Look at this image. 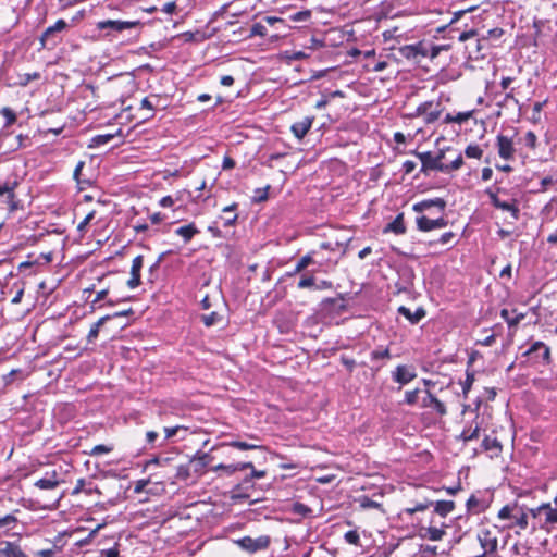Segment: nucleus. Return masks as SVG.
I'll return each instance as SVG.
<instances>
[{
  "mask_svg": "<svg viewBox=\"0 0 557 557\" xmlns=\"http://www.w3.org/2000/svg\"><path fill=\"white\" fill-rule=\"evenodd\" d=\"M313 120L314 117L306 116L301 121L295 122L290 127L294 136L298 139H302L311 128Z\"/></svg>",
  "mask_w": 557,
  "mask_h": 557,
  "instance_id": "aec40b11",
  "label": "nucleus"
},
{
  "mask_svg": "<svg viewBox=\"0 0 557 557\" xmlns=\"http://www.w3.org/2000/svg\"><path fill=\"white\" fill-rule=\"evenodd\" d=\"M549 510H550V504L549 503H544V504L540 505L536 508L529 509V512L531 513V516L533 518H537L542 513H545V518H546Z\"/></svg>",
  "mask_w": 557,
  "mask_h": 557,
  "instance_id": "de8ad7c7",
  "label": "nucleus"
},
{
  "mask_svg": "<svg viewBox=\"0 0 557 557\" xmlns=\"http://www.w3.org/2000/svg\"><path fill=\"white\" fill-rule=\"evenodd\" d=\"M490 198V201L493 207L496 209L510 212L512 219L518 221L520 218V209L518 206V200L515 198H509L507 200H503L497 196V193L492 189H486L485 191Z\"/></svg>",
  "mask_w": 557,
  "mask_h": 557,
  "instance_id": "20e7f679",
  "label": "nucleus"
},
{
  "mask_svg": "<svg viewBox=\"0 0 557 557\" xmlns=\"http://www.w3.org/2000/svg\"><path fill=\"white\" fill-rule=\"evenodd\" d=\"M269 189H270V185L265 186L264 188L255 189V195L252 197V201L256 203L265 201L269 198Z\"/></svg>",
  "mask_w": 557,
  "mask_h": 557,
  "instance_id": "a19ab883",
  "label": "nucleus"
},
{
  "mask_svg": "<svg viewBox=\"0 0 557 557\" xmlns=\"http://www.w3.org/2000/svg\"><path fill=\"white\" fill-rule=\"evenodd\" d=\"M465 154L468 158L480 159L483 154V150L478 145H469L465 150Z\"/></svg>",
  "mask_w": 557,
  "mask_h": 557,
  "instance_id": "09e8293b",
  "label": "nucleus"
},
{
  "mask_svg": "<svg viewBox=\"0 0 557 557\" xmlns=\"http://www.w3.org/2000/svg\"><path fill=\"white\" fill-rule=\"evenodd\" d=\"M348 294H338L335 298H325L321 301V310L329 312V313H335V314H342L347 311L348 307L346 305Z\"/></svg>",
  "mask_w": 557,
  "mask_h": 557,
  "instance_id": "0eeeda50",
  "label": "nucleus"
},
{
  "mask_svg": "<svg viewBox=\"0 0 557 557\" xmlns=\"http://www.w3.org/2000/svg\"><path fill=\"white\" fill-rule=\"evenodd\" d=\"M545 102H535L533 104V113H532V121L537 122L540 120V114L543 109Z\"/></svg>",
  "mask_w": 557,
  "mask_h": 557,
  "instance_id": "0e129e2a",
  "label": "nucleus"
},
{
  "mask_svg": "<svg viewBox=\"0 0 557 557\" xmlns=\"http://www.w3.org/2000/svg\"><path fill=\"white\" fill-rule=\"evenodd\" d=\"M466 507L469 512L480 513L483 512L488 507V504L482 499H479L474 494H472L468 498Z\"/></svg>",
  "mask_w": 557,
  "mask_h": 557,
  "instance_id": "393cba45",
  "label": "nucleus"
},
{
  "mask_svg": "<svg viewBox=\"0 0 557 557\" xmlns=\"http://www.w3.org/2000/svg\"><path fill=\"white\" fill-rule=\"evenodd\" d=\"M417 377V373L414 369L410 366L400 364L397 366L395 371L392 373V379L394 382L399 383L400 385L408 384L412 380Z\"/></svg>",
  "mask_w": 557,
  "mask_h": 557,
  "instance_id": "9d476101",
  "label": "nucleus"
},
{
  "mask_svg": "<svg viewBox=\"0 0 557 557\" xmlns=\"http://www.w3.org/2000/svg\"><path fill=\"white\" fill-rule=\"evenodd\" d=\"M17 522V519L14 515H5L4 517H0V529L10 530Z\"/></svg>",
  "mask_w": 557,
  "mask_h": 557,
  "instance_id": "49530a36",
  "label": "nucleus"
},
{
  "mask_svg": "<svg viewBox=\"0 0 557 557\" xmlns=\"http://www.w3.org/2000/svg\"><path fill=\"white\" fill-rule=\"evenodd\" d=\"M248 468H252V462H239V463L225 465L224 471L227 474H233L236 471H242V470H245Z\"/></svg>",
  "mask_w": 557,
  "mask_h": 557,
  "instance_id": "4c0bfd02",
  "label": "nucleus"
},
{
  "mask_svg": "<svg viewBox=\"0 0 557 557\" xmlns=\"http://www.w3.org/2000/svg\"><path fill=\"white\" fill-rule=\"evenodd\" d=\"M185 430L186 429L181 425L164 428V433H165L164 442L176 436L180 431H185Z\"/></svg>",
  "mask_w": 557,
  "mask_h": 557,
  "instance_id": "13d9d810",
  "label": "nucleus"
},
{
  "mask_svg": "<svg viewBox=\"0 0 557 557\" xmlns=\"http://www.w3.org/2000/svg\"><path fill=\"white\" fill-rule=\"evenodd\" d=\"M17 185L18 183L16 181L7 182L5 184L0 185V196H5V202L8 203L10 211H14L17 208L14 193Z\"/></svg>",
  "mask_w": 557,
  "mask_h": 557,
  "instance_id": "2eb2a0df",
  "label": "nucleus"
},
{
  "mask_svg": "<svg viewBox=\"0 0 557 557\" xmlns=\"http://www.w3.org/2000/svg\"><path fill=\"white\" fill-rule=\"evenodd\" d=\"M473 382H474V372L467 370L466 380L462 383V392L465 395H467L468 392L471 389Z\"/></svg>",
  "mask_w": 557,
  "mask_h": 557,
  "instance_id": "864d4df0",
  "label": "nucleus"
},
{
  "mask_svg": "<svg viewBox=\"0 0 557 557\" xmlns=\"http://www.w3.org/2000/svg\"><path fill=\"white\" fill-rule=\"evenodd\" d=\"M290 512L301 517H308L312 513V509L302 503L296 502L292 505Z\"/></svg>",
  "mask_w": 557,
  "mask_h": 557,
  "instance_id": "f704fd0d",
  "label": "nucleus"
},
{
  "mask_svg": "<svg viewBox=\"0 0 557 557\" xmlns=\"http://www.w3.org/2000/svg\"><path fill=\"white\" fill-rule=\"evenodd\" d=\"M82 492H86V481L85 479H78L76 481V485L72 491V495H78Z\"/></svg>",
  "mask_w": 557,
  "mask_h": 557,
  "instance_id": "e2e57ef3",
  "label": "nucleus"
},
{
  "mask_svg": "<svg viewBox=\"0 0 557 557\" xmlns=\"http://www.w3.org/2000/svg\"><path fill=\"white\" fill-rule=\"evenodd\" d=\"M443 112V106L440 101H425L416 108V115L424 116L425 124H432L437 121Z\"/></svg>",
  "mask_w": 557,
  "mask_h": 557,
  "instance_id": "39448f33",
  "label": "nucleus"
},
{
  "mask_svg": "<svg viewBox=\"0 0 557 557\" xmlns=\"http://www.w3.org/2000/svg\"><path fill=\"white\" fill-rule=\"evenodd\" d=\"M69 27V24L60 18L52 26H49L40 36V46L41 48H53L58 41L55 40V35Z\"/></svg>",
  "mask_w": 557,
  "mask_h": 557,
  "instance_id": "423d86ee",
  "label": "nucleus"
},
{
  "mask_svg": "<svg viewBox=\"0 0 557 557\" xmlns=\"http://www.w3.org/2000/svg\"><path fill=\"white\" fill-rule=\"evenodd\" d=\"M524 144L531 149H535L537 145V137L534 132L529 131L524 136Z\"/></svg>",
  "mask_w": 557,
  "mask_h": 557,
  "instance_id": "bf43d9fd",
  "label": "nucleus"
},
{
  "mask_svg": "<svg viewBox=\"0 0 557 557\" xmlns=\"http://www.w3.org/2000/svg\"><path fill=\"white\" fill-rule=\"evenodd\" d=\"M423 58H430L431 60L435 59L440 52H441V48L437 47V45H433V44H425L424 42V49H423Z\"/></svg>",
  "mask_w": 557,
  "mask_h": 557,
  "instance_id": "37998d69",
  "label": "nucleus"
},
{
  "mask_svg": "<svg viewBox=\"0 0 557 557\" xmlns=\"http://www.w3.org/2000/svg\"><path fill=\"white\" fill-rule=\"evenodd\" d=\"M113 134H101L92 137L90 146H101L110 143L113 139Z\"/></svg>",
  "mask_w": 557,
  "mask_h": 557,
  "instance_id": "8fccbe9b",
  "label": "nucleus"
},
{
  "mask_svg": "<svg viewBox=\"0 0 557 557\" xmlns=\"http://www.w3.org/2000/svg\"><path fill=\"white\" fill-rule=\"evenodd\" d=\"M85 165V162L84 161H79L75 169H74V173H73V177L74 180L77 182V184L79 185V189L83 190L84 189V185H90V182L89 181H82L79 178V175H81V172L83 170Z\"/></svg>",
  "mask_w": 557,
  "mask_h": 557,
  "instance_id": "c03bdc74",
  "label": "nucleus"
},
{
  "mask_svg": "<svg viewBox=\"0 0 557 557\" xmlns=\"http://www.w3.org/2000/svg\"><path fill=\"white\" fill-rule=\"evenodd\" d=\"M315 286V278L312 274H302L298 281L297 287L299 289L310 288Z\"/></svg>",
  "mask_w": 557,
  "mask_h": 557,
  "instance_id": "e433bc0d",
  "label": "nucleus"
},
{
  "mask_svg": "<svg viewBox=\"0 0 557 557\" xmlns=\"http://www.w3.org/2000/svg\"><path fill=\"white\" fill-rule=\"evenodd\" d=\"M413 154L421 161V172L428 174L430 171H438L442 173H450L457 171L463 165V158L460 152L456 153V158L450 163H438L431 151L419 152L414 151Z\"/></svg>",
  "mask_w": 557,
  "mask_h": 557,
  "instance_id": "f257e3e1",
  "label": "nucleus"
},
{
  "mask_svg": "<svg viewBox=\"0 0 557 557\" xmlns=\"http://www.w3.org/2000/svg\"><path fill=\"white\" fill-rule=\"evenodd\" d=\"M341 361L349 372L354 371L355 366H356V361L354 359L342 356Z\"/></svg>",
  "mask_w": 557,
  "mask_h": 557,
  "instance_id": "338daca9",
  "label": "nucleus"
},
{
  "mask_svg": "<svg viewBox=\"0 0 557 557\" xmlns=\"http://www.w3.org/2000/svg\"><path fill=\"white\" fill-rule=\"evenodd\" d=\"M314 251H310L307 255L299 258V260L296 262L295 268L293 271L287 272V276H294L298 273H301L305 269H307L309 265L314 264L315 260L313 258Z\"/></svg>",
  "mask_w": 557,
  "mask_h": 557,
  "instance_id": "5701e85b",
  "label": "nucleus"
},
{
  "mask_svg": "<svg viewBox=\"0 0 557 557\" xmlns=\"http://www.w3.org/2000/svg\"><path fill=\"white\" fill-rule=\"evenodd\" d=\"M144 264V257L141 255L135 257L131 268V278L127 281V286L131 289L138 287L141 284L140 271Z\"/></svg>",
  "mask_w": 557,
  "mask_h": 557,
  "instance_id": "ddd939ff",
  "label": "nucleus"
},
{
  "mask_svg": "<svg viewBox=\"0 0 557 557\" xmlns=\"http://www.w3.org/2000/svg\"><path fill=\"white\" fill-rule=\"evenodd\" d=\"M198 233L199 230L196 227L194 223L180 226L178 228L175 230V234L183 237L185 244L190 242L191 238Z\"/></svg>",
  "mask_w": 557,
  "mask_h": 557,
  "instance_id": "a878e982",
  "label": "nucleus"
},
{
  "mask_svg": "<svg viewBox=\"0 0 557 557\" xmlns=\"http://www.w3.org/2000/svg\"><path fill=\"white\" fill-rule=\"evenodd\" d=\"M138 25H139L138 21L128 22V21L107 20V21L98 22L97 23V28L100 29V30L109 29V33H108V35H109L111 33H121L124 29L133 28V27H136Z\"/></svg>",
  "mask_w": 557,
  "mask_h": 557,
  "instance_id": "6e6552de",
  "label": "nucleus"
},
{
  "mask_svg": "<svg viewBox=\"0 0 557 557\" xmlns=\"http://www.w3.org/2000/svg\"><path fill=\"white\" fill-rule=\"evenodd\" d=\"M555 508L550 506V510L545 519L546 524H555L557 523V495L554 498Z\"/></svg>",
  "mask_w": 557,
  "mask_h": 557,
  "instance_id": "6e6d98bb",
  "label": "nucleus"
},
{
  "mask_svg": "<svg viewBox=\"0 0 557 557\" xmlns=\"http://www.w3.org/2000/svg\"><path fill=\"white\" fill-rule=\"evenodd\" d=\"M425 397L422 399L421 406L423 408H433L441 417L447 413L446 406L440 399H437L430 391L425 392Z\"/></svg>",
  "mask_w": 557,
  "mask_h": 557,
  "instance_id": "a211bd4d",
  "label": "nucleus"
},
{
  "mask_svg": "<svg viewBox=\"0 0 557 557\" xmlns=\"http://www.w3.org/2000/svg\"><path fill=\"white\" fill-rule=\"evenodd\" d=\"M497 150L498 154L504 160H510L513 158L515 148L512 140L507 136L499 134L497 136Z\"/></svg>",
  "mask_w": 557,
  "mask_h": 557,
  "instance_id": "4468645a",
  "label": "nucleus"
},
{
  "mask_svg": "<svg viewBox=\"0 0 557 557\" xmlns=\"http://www.w3.org/2000/svg\"><path fill=\"white\" fill-rule=\"evenodd\" d=\"M500 317L506 321L508 326L511 329V327H516L525 318V314L518 313L515 317H510L509 310L503 309L500 311Z\"/></svg>",
  "mask_w": 557,
  "mask_h": 557,
  "instance_id": "2f4dec72",
  "label": "nucleus"
},
{
  "mask_svg": "<svg viewBox=\"0 0 557 557\" xmlns=\"http://www.w3.org/2000/svg\"><path fill=\"white\" fill-rule=\"evenodd\" d=\"M222 317L216 312H211L209 314L201 315V321L208 327L218 324L221 321Z\"/></svg>",
  "mask_w": 557,
  "mask_h": 557,
  "instance_id": "ea45409f",
  "label": "nucleus"
},
{
  "mask_svg": "<svg viewBox=\"0 0 557 557\" xmlns=\"http://www.w3.org/2000/svg\"><path fill=\"white\" fill-rule=\"evenodd\" d=\"M112 450H113L112 446L99 444V445L94 446L89 454H90V456H100L103 454H109Z\"/></svg>",
  "mask_w": 557,
  "mask_h": 557,
  "instance_id": "603ef678",
  "label": "nucleus"
},
{
  "mask_svg": "<svg viewBox=\"0 0 557 557\" xmlns=\"http://www.w3.org/2000/svg\"><path fill=\"white\" fill-rule=\"evenodd\" d=\"M0 113L5 119V126H10L15 123L16 114L12 109L4 107L1 109Z\"/></svg>",
  "mask_w": 557,
  "mask_h": 557,
  "instance_id": "a18cd8bd",
  "label": "nucleus"
},
{
  "mask_svg": "<svg viewBox=\"0 0 557 557\" xmlns=\"http://www.w3.org/2000/svg\"><path fill=\"white\" fill-rule=\"evenodd\" d=\"M0 557H28L15 542H0Z\"/></svg>",
  "mask_w": 557,
  "mask_h": 557,
  "instance_id": "dca6fc26",
  "label": "nucleus"
},
{
  "mask_svg": "<svg viewBox=\"0 0 557 557\" xmlns=\"http://www.w3.org/2000/svg\"><path fill=\"white\" fill-rule=\"evenodd\" d=\"M252 36H267V27L262 23H255L250 28V37Z\"/></svg>",
  "mask_w": 557,
  "mask_h": 557,
  "instance_id": "5fc2aeb1",
  "label": "nucleus"
},
{
  "mask_svg": "<svg viewBox=\"0 0 557 557\" xmlns=\"http://www.w3.org/2000/svg\"><path fill=\"white\" fill-rule=\"evenodd\" d=\"M454 237H455V233L446 232V233L442 234L438 239H436L434 242H430V245H433V244L447 245L453 240Z\"/></svg>",
  "mask_w": 557,
  "mask_h": 557,
  "instance_id": "052dcab7",
  "label": "nucleus"
},
{
  "mask_svg": "<svg viewBox=\"0 0 557 557\" xmlns=\"http://www.w3.org/2000/svg\"><path fill=\"white\" fill-rule=\"evenodd\" d=\"M190 471H191V465L190 462L186 463V465H180L177 468H176V474H175V478L177 480H187L188 478H190Z\"/></svg>",
  "mask_w": 557,
  "mask_h": 557,
  "instance_id": "58836bf2",
  "label": "nucleus"
},
{
  "mask_svg": "<svg viewBox=\"0 0 557 557\" xmlns=\"http://www.w3.org/2000/svg\"><path fill=\"white\" fill-rule=\"evenodd\" d=\"M243 550L255 554L260 550H265L271 544V537L269 535H260L256 539L251 536H244L234 541Z\"/></svg>",
  "mask_w": 557,
  "mask_h": 557,
  "instance_id": "7ed1b4c3",
  "label": "nucleus"
},
{
  "mask_svg": "<svg viewBox=\"0 0 557 557\" xmlns=\"http://www.w3.org/2000/svg\"><path fill=\"white\" fill-rule=\"evenodd\" d=\"M424 41H420L414 45H406L399 48L398 53L400 57L407 60H413L420 62L423 58Z\"/></svg>",
  "mask_w": 557,
  "mask_h": 557,
  "instance_id": "9b49d317",
  "label": "nucleus"
},
{
  "mask_svg": "<svg viewBox=\"0 0 557 557\" xmlns=\"http://www.w3.org/2000/svg\"><path fill=\"white\" fill-rule=\"evenodd\" d=\"M59 484L58 473L52 471L50 474L47 473L46 478L37 480L34 485L40 490H54Z\"/></svg>",
  "mask_w": 557,
  "mask_h": 557,
  "instance_id": "b1692460",
  "label": "nucleus"
},
{
  "mask_svg": "<svg viewBox=\"0 0 557 557\" xmlns=\"http://www.w3.org/2000/svg\"><path fill=\"white\" fill-rule=\"evenodd\" d=\"M224 445H227L230 447L239 449V450H253V449H264V446L245 442V441H231L228 443H225Z\"/></svg>",
  "mask_w": 557,
  "mask_h": 557,
  "instance_id": "7c9ffc66",
  "label": "nucleus"
},
{
  "mask_svg": "<svg viewBox=\"0 0 557 557\" xmlns=\"http://www.w3.org/2000/svg\"><path fill=\"white\" fill-rule=\"evenodd\" d=\"M55 553H57V549L54 546L53 548L38 550L35 554L38 557H54Z\"/></svg>",
  "mask_w": 557,
  "mask_h": 557,
  "instance_id": "774afa93",
  "label": "nucleus"
},
{
  "mask_svg": "<svg viewBox=\"0 0 557 557\" xmlns=\"http://www.w3.org/2000/svg\"><path fill=\"white\" fill-rule=\"evenodd\" d=\"M212 459L209 453L197 451L189 462L195 473H201L210 465Z\"/></svg>",
  "mask_w": 557,
  "mask_h": 557,
  "instance_id": "f3484780",
  "label": "nucleus"
},
{
  "mask_svg": "<svg viewBox=\"0 0 557 557\" xmlns=\"http://www.w3.org/2000/svg\"><path fill=\"white\" fill-rule=\"evenodd\" d=\"M482 447L484 450L488 451V450H500L502 449V444L500 442L494 437V438H491L490 436H485L482 441Z\"/></svg>",
  "mask_w": 557,
  "mask_h": 557,
  "instance_id": "c9c22d12",
  "label": "nucleus"
},
{
  "mask_svg": "<svg viewBox=\"0 0 557 557\" xmlns=\"http://www.w3.org/2000/svg\"><path fill=\"white\" fill-rule=\"evenodd\" d=\"M250 469H251L250 475L249 476H245V479L243 480L242 483H238V484H236L234 486L232 499L247 498L248 495L240 493L242 490L244 488V485H251L253 479H260V478H263L265 475L264 471H258V470L255 469L253 466Z\"/></svg>",
  "mask_w": 557,
  "mask_h": 557,
  "instance_id": "f8f14e48",
  "label": "nucleus"
},
{
  "mask_svg": "<svg viewBox=\"0 0 557 557\" xmlns=\"http://www.w3.org/2000/svg\"><path fill=\"white\" fill-rule=\"evenodd\" d=\"M419 393H420V389H418V388H416L413 391H407L405 393V403L410 406L417 404Z\"/></svg>",
  "mask_w": 557,
  "mask_h": 557,
  "instance_id": "4d7b16f0",
  "label": "nucleus"
},
{
  "mask_svg": "<svg viewBox=\"0 0 557 557\" xmlns=\"http://www.w3.org/2000/svg\"><path fill=\"white\" fill-rule=\"evenodd\" d=\"M518 510H519L518 504L505 505L498 511L497 517L500 520L513 519V516H515L516 511H518Z\"/></svg>",
  "mask_w": 557,
  "mask_h": 557,
  "instance_id": "473e14b6",
  "label": "nucleus"
},
{
  "mask_svg": "<svg viewBox=\"0 0 557 557\" xmlns=\"http://www.w3.org/2000/svg\"><path fill=\"white\" fill-rule=\"evenodd\" d=\"M432 207H436L441 212H444L446 208V201L443 198L425 199L414 203L412 206V210L414 212L421 213Z\"/></svg>",
  "mask_w": 557,
  "mask_h": 557,
  "instance_id": "6ab92c4d",
  "label": "nucleus"
},
{
  "mask_svg": "<svg viewBox=\"0 0 557 557\" xmlns=\"http://www.w3.org/2000/svg\"><path fill=\"white\" fill-rule=\"evenodd\" d=\"M455 509V502L453 500H438L434 504V511L441 517H446Z\"/></svg>",
  "mask_w": 557,
  "mask_h": 557,
  "instance_id": "cd10ccee",
  "label": "nucleus"
},
{
  "mask_svg": "<svg viewBox=\"0 0 557 557\" xmlns=\"http://www.w3.org/2000/svg\"><path fill=\"white\" fill-rule=\"evenodd\" d=\"M471 116H472V111L459 112L458 114L455 115V121H456V123L461 124V123L468 121Z\"/></svg>",
  "mask_w": 557,
  "mask_h": 557,
  "instance_id": "69168bd1",
  "label": "nucleus"
},
{
  "mask_svg": "<svg viewBox=\"0 0 557 557\" xmlns=\"http://www.w3.org/2000/svg\"><path fill=\"white\" fill-rule=\"evenodd\" d=\"M370 357H371L372 361H377V360H385V359L388 360L392 358V355H391L389 349L385 348V349L372 350L370 354Z\"/></svg>",
  "mask_w": 557,
  "mask_h": 557,
  "instance_id": "79ce46f5",
  "label": "nucleus"
},
{
  "mask_svg": "<svg viewBox=\"0 0 557 557\" xmlns=\"http://www.w3.org/2000/svg\"><path fill=\"white\" fill-rule=\"evenodd\" d=\"M521 357L525 358L522 363L531 367L547 366L552 361L550 348L541 341L533 342Z\"/></svg>",
  "mask_w": 557,
  "mask_h": 557,
  "instance_id": "f03ea898",
  "label": "nucleus"
},
{
  "mask_svg": "<svg viewBox=\"0 0 557 557\" xmlns=\"http://www.w3.org/2000/svg\"><path fill=\"white\" fill-rule=\"evenodd\" d=\"M383 233H394L396 235L405 234L406 225L404 221V213H398L392 222L387 223L383 228Z\"/></svg>",
  "mask_w": 557,
  "mask_h": 557,
  "instance_id": "412c9836",
  "label": "nucleus"
},
{
  "mask_svg": "<svg viewBox=\"0 0 557 557\" xmlns=\"http://www.w3.org/2000/svg\"><path fill=\"white\" fill-rule=\"evenodd\" d=\"M445 534L446 533L443 529H438L436 527H429L421 529L420 537L429 539L431 541H441Z\"/></svg>",
  "mask_w": 557,
  "mask_h": 557,
  "instance_id": "bb28decb",
  "label": "nucleus"
},
{
  "mask_svg": "<svg viewBox=\"0 0 557 557\" xmlns=\"http://www.w3.org/2000/svg\"><path fill=\"white\" fill-rule=\"evenodd\" d=\"M398 313L405 317L407 320H409L411 324H418L426 314L425 310L421 307L418 308L414 312H412L409 308L405 306H400L398 308Z\"/></svg>",
  "mask_w": 557,
  "mask_h": 557,
  "instance_id": "4be33fe9",
  "label": "nucleus"
},
{
  "mask_svg": "<svg viewBox=\"0 0 557 557\" xmlns=\"http://www.w3.org/2000/svg\"><path fill=\"white\" fill-rule=\"evenodd\" d=\"M344 539L348 544L360 546V536L357 530H350L344 534Z\"/></svg>",
  "mask_w": 557,
  "mask_h": 557,
  "instance_id": "3c124183",
  "label": "nucleus"
},
{
  "mask_svg": "<svg viewBox=\"0 0 557 557\" xmlns=\"http://www.w3.org/2000/svg\"><path fill=\"white\" fill-rule=\"evenodd\" d=\"M417 227L421 232H430L436 230L434 219H429L425 215H419L416 218Z\"/></svg>",
  "mask_w": 557,
  "mask_h": 557,
  "instance_id": "c756f323",
  "label": "nucleus"
},
{
  "mask_svg": "<svg viewBox=\"0 0 557 557\" xmlns=\"http://www.w3.org/2000/svg\"><path fill=\"white\" fill-rule=\"evenodd\" d=\"M478 541L483 550L494 555L497 550L498 540L497 536L488 529H483L478 533Z\"/></svg>",
  "mask_w": 557,
  "mask_h": 557,
  "instance_id": "1a4fd4ad",
  "label": "nucleus"
},
{
  "mask_svg": "<svg viewBox=\"0 0 557 557\" xmlns=\"http://www.w3.org/2000/svg\"><path fill=\"white\" fill-rule=\"evenodd\" d=\"M512 520H515V522L507 524L506 528H512L513 524L518 525L521 530H525L528 528V515L522 507H519V510L516 511Z\"/></svg>",
  "mask_w": 557,
  "mask_h": 557,
  "instance_id": "c85d7f7f",
  "label": "nucleus"
},
{
  "mask_svg": "<svg viewBox=\"0 0 557 557\" xmlns=\"http://www.w3.org/2000/svg\"><path fill=\"white\" fill-rule=\"evenodd\" d=\"M480 430H481V426L479 423H476L473 429L472 428L465 429L462 431V433L460 434L459 438L462 440L463 442H470V441L476 440L479 437Z\"/></svg>",
  "mask_w": 557,
  "mask_h": 557,
  "instance_id": "72a5a7b5",
  "label": "nucleus"
},
{
  "mask_svg": "<svg viewBox=\"0 0 557 557\" xmlns=\"http://www.w3.org/2000/svg\"><path fill=\"white\" fill-rule=\"evenodd\" d=\"M168 253H171V251L162 252V253L159 256V258L157 259V261H156L153 264H151V265H150V268H149V274H150V276H152V275H153V273H154L156 271H158V270H159L160 264H161V262H162L163 258H164ZM152 280H153V278H152V277H150V281H152Z\"/></svg>",
  "mask_w": 557,
  "mask_h": 557,
  "instance_id": "680f3d73",
  "label": "nucleus"
}]
</instances>
